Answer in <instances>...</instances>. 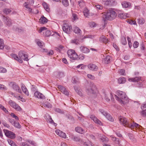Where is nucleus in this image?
<instances>
[{"instance_id":"1","label":"nucleus","mask_w":146,"mask_h":146,"mask_svg":"<svg viewBox=\"0 0 146 146\" xmlns=\"http://www.w3.org/2000/svg\"><path fill=\"white\" fill-rule=\"evenodd\" d=\"M102 16V20L104 23L105 24L108 20H112L115 19L117 16L116 12L113 10H108L106 14L105 13H104Z\"/></svg>"},{"instance_id":"2","label":"nucleus","mask_w":146,"mask_h":146,"mask_svg":"<svg viewBox=\"0 0 146 146\" xmlns=\"http://www.w3.org/2000/svg\"><path fill=\"white\" fill-rule=\"evenodd\" d=\"M119 120L121 123L124 126L128 127L132 129L134 127H137L139 126L138 124L133 122L132 123H130L129 121H127L126 119L120 116L119 117Z\"/></svg>"},{"instance_id":"3","label":"nucleus","mask_w":146,"mask_h":146,"mask_svg":"<svg viewBox=\"0 0 146 146\" xmlns=\"http://www.w3.org/2000/svg\"><path fill=\"white\" fill-rule=\"evenodd\" d=\"M18 56L19 59L18 62L20 63H22L23 62V60L26 61H28L29 60L28 58L27 55L24 53L23 51H21L19 52Z\"/></svg>"},{"instance_id":"4","label":"nucleus","mask_w":146,"mask_h":146,"mask_svg":"<svg viewBox=\"0 0 146 146\" xmlns=\"http://www.w3.org/2000/svg\"><path fill=\"white\" fill-rule=\"evenodd\" d=\"M68 56L72 60H76L78 58V56L73 50H69L67 52Z\"/></svg>"},{"instance_id":"5","label":"nucleus","mask_w":146,"mask_h":146,"mask_svg":"<svg viewBox=\"0 0 146 146\" xmlns=\"http://www.w3.org/2000/svg\"><path fill=\"white\" fill-rule=\"evenodd\" d=\"M2 20L4 24L8 27L11 26L13 24L12 20L9 17L4 16H2Z\"/></svg>"},{"instance_id":"6","label":"nucleus","mask_w":146,"mask_h":146,"mask_svg":"<svg viewBox=\"0 0 146 146\" xmlns=\"http://www.w3.org/2000/svg\"><path fill=\"white\" fill-rule=\"evenodd\" d=\"M62 28L63 31L67 34H70L72 31L71 26L67 24H64Z\"/></svg>"},{"instance_id":"7","label":"nucleus","mask_w":146,"mask_h":146,"mask_svg":"<svg viewBox=\"0 0 146 146\" xmlns=\"http://www.w3.org/2000/svg\"><path fill=\"white\" fill-rule=\"evenodd\" d=\"M93 84H89L86 87V92L88 95H91L94 93L92 87Z\"/></svg>"},{"instance_id":"8","label":"nucleus","mask_w":146,"mask_h":146,"mask_svg":"<svg viewBox=\"0 0 146 146\" xmlns=\"http://www.w3.org/2000/svg\"><path fill=\"white\" fill-rule=\"evenodd\" d=\"M103 3L106 6H111L114 5L115 1L113 0H102Z\"/></svg>"},{"instance_id":"9","label":"nucleus","mask_w":146,"mask_h":146,"mask_svg":"<svg viewBox=\"0 0 146 146\" xmlns=\"http://www.w3.org/2000/svg\"><path fill=\"white\" fill-rule=\"evenodd\" d=\"M11 84L12 85V88L14 90L20 93H21V90L17 85L14 82H11Z\"/></svg>"},{"instance_id":"10","label":"nucleus","mask_w":146,"mask_h":146,"mask_svg":"<svg viewBox=\"0 0 146 146\" xmlns=\"http://www.w3.org/2000/svg\"><path fill=\"white\" fill-rule=\"evenodd\" d=\"M90 118L95 123L100 125H102L101 122L94 115H91L90 116Z\"/></svg>"},{"instance_id":"11","label":"nucleus","mask_w":146,"mask_h":146,"mask_svg":"<svg viewBox=\"0 0 146 146\" xmlns=\"http://www.w3.org/2000/svg\"><path fill=\"white\" fill-rule=\"evenodd\" d=\"M58 88L60 90V91L66 95L68 96L69 94V93L68 91L64 87V86L61 85H58Z\"/></svg>"},{"instance_id":"12","label":"nucleus","mask_w":146,"mask_h":146,"mask_svg":"<svg viewBox=\"0 0 146 146\" xmlns=\"http://www.w3.org/2000/svg\"><path fill=\"white\" fill-rule=\"evenodd\" d=\"M34 95L35 97L41 99H44L45 98V97L43 94L38 91L34 93Z\"/></svg>"},{"instance_id":"13","label":"nucleus","mask_w":146,"mask_h":146,"mask_svg":"<svg viewBox=\"0 0 146 146\" xmlns=\"http://www.w3.org/2000/svg\"><path fill=\"white\" fill-rule=\"evenodd\" d=\"M115 97L116 98V99L121 104H124V102L121 99H126L127 98V97L126 96V94L125 93H124V95H122L120 97V98H119L118 96H117L116 95H115Z\"/></svg>"},{"instance_id":"14","label":"nucleus","mask_w":146,"mask_h":146,"mask_svg":"<svg viewBox=\"0 0 146 146\" xmlns=\"http://www.w3.org/2000/svg\"><path fill=\"white\" fill-rule=\"evenodd\" d=\"M88 67L90 70L94 71L97 70L98 69V67L95 64H88Z\"/></svg>"},{"instance_id":"15","label":"nucleus","mask_w":146,"mask_h":146,"mask_svg":"<svg viewBox=\"0 0 146 146\" xmlns=\"http://www.w3.org/2000/svg\"><path fill=\"white\" fill-rule=\"evenodd\" d=\"M81 51L84 53H87L90 52V49L85 46H81L80 47Z\"/></svg>"},{"instance_id":"16","label":"nucleus","mask_w":146,"mask_h":146,"mask_svg":"<svg viewBox=\"0 0 146 146\" xmlns=\"http://www.w3.org/2000/svg\"><path fill=\"white\" fill-rule=\"evenodd\" d=\"M118 17L121 19H126L129 17V15L127 13H121L119 14L118 15Z\"/></svg>"},{"instance_id":"17","label":"nucleus","mask_w":146,"mask_h":146,"mask_svg":"<svg viewBox=\"0 0 146 146\" xmlns=\"http://www.w3.org/2000/svg\"><path fill=\"white\" fill-rule=\"evenodd\" d=\"M75 130L76 132L81 134H84L85 133L84 130L80 127H76L75 128Z\"/></svg>"},{"instance_id":"18","label":"nucleus","mask_w":146,"mask_h":146,"mask_svg":"<svg viewBox=\"0 0 146 146\" xmlns=\"http://www.w3.org/2000/svg\"><path fill=\"white\" fill-rule=\"evenodd\" d=\"M99 41L100 42H103L106 44L108 42V39L103 35L101 36L99 38Z\"/></svg>"},{"instance_id":"19","label":"nucleus","mask_w":146,"mask_h":146,"mask_svg":"<svg viewBox=\"0 0 146 146\" xmlns=\"http://www.w3.org/2000/svg\"><path fill=\"white\" fill-rule=\"evenodd\" d=\"M21 88L23 92L27 95L28 96L29 92L25 85L23 84H21Z\"/></svg>"},{"instance_id":"20","label":"nucleus","mask_w":146,"mask_h":146,"mask_svg":"<svg viewBox=\"0 0 146 146\" xmlns=\"http://www.w3.org/2000/svg\"><path fill=\"white\" fill-rule=\"evenodd\" d=\"M141 78L136 77L134 78H129L128 79L129 81L134 82H138L141 80Z\"/></svg>"},{"instance_id":"21","label":"nucleus","mask_w":146,"mask_h":146,"mask_svg":"<svg viewBox=\"0 0 146 146\" xmlns=\"http://www.w3.org/2000/svg\"><path fill=\"white\" fill-rule=\"evenodd\" d=\"M47 19L43 16L40 18L39 21L41 24H45L47 22Z\"/></svg>"},{"instance_id":"22","label":"nucleus","mask_w":146,"mask_h":146,"mask_svg":"<svg viewBox=\"0 0 146 146\" xmlns=\"http://www.w3.org/2000/svg\"><path fill=\"white\" fill-rule=\"evenodd\" d=\"M122 5L124 8H129L131 6V3L127 2H123L122 3Z\"/></svg>"},{"instance_id":"23","label":"nucleus","mask_w":146,"mask_h":146,"mask_svg":"<svg viewBox=\"0 0 146 146\" xmlns=\"http://www.w3.org/2000/svg\"><path fill=\"white\" fill-rule=\"evenodd\" d=\"M36 43L38 46L41 48H43L44 46V43L42 41L37 40L36 41Z\"/></svg>"},{"instance_id":"24","label":"nucleus","mask_w":146,"mask_h":146,"mask_svg":"<svg viewBox=\"0 0 146 146\" xmlns=\"http://www.w3.org/2000/svg\"><path fill=\"white\" fill-rule=\"evenodd\" d=\"M42 107H46L48 108H52V105L49 103H43L42 104Z\"/></svg>"},{"instance_id":"25","label":"nucleus","mask_w":146,"mask_h":146,"mask_svg":"<svg viewBox=\"0 0 146 146\" xmlns=\"http://www.w3.org/2000/svg\"><path fill=\"white\" fill-rule=\"evenodd\" d=\"M111 58L110 56H107L104 58L105 63L106 64L109 63L110 62Z\"/></svg>"},{"instance_id":"26","label":"nucleus","mask_w":146,"mask_h":146,"mask_svg":"<svg viewBox=\"0 0 146 146\" xmlns=\"http://www.w3.org/2000/svg\"><path fill=\"white\" fill-rule=\"evenodd\" d=\"M74 32L76 34H80L81 30L78 27H76L74 28Z\"/></svg>"},{"instance_id":"27","label":"nucleus","mask_w":146,"mask_h":146,"mask_svg":"<svg viewBox=\"0 0 146 146\" xmlns=\"http://www.w3.org/2000/svg\"><path fill=\"white\" fill-rule=\"evenodd\" d=\"M74 89L76 92L80 96H82V92L81 90L80 89H78L76 87H74Z\"/></svg>"},{"instance_id":"28","label":"nucleus","mask_w":146,"mask_h":146,"mask_svg":"<svg viewBox=\"0 0 146 146\" xmlns=\"http://www.w3.org/2000/svg\"><path fill=\"white\" fill-rule=\"evenodd\" d=\"M125 82V79L124 78L121 77L118 80V82L119 84H123Z\"/></svg>"},{"instance_id":"29","label":"nucleus","mask_w":146,"mask_h":146,"mask_svg":"<svg viewBox=\"0 0 146 146\" xmlns=\"http://www.w3.org/2000/svg\"><path fill=\"white\" fill-rule=\"evenodd\" d=\"M3 132L5 133V134L6 136L9 137V136L10 134L11 133V132L10 131H9L8 130L6 129H4L3 130Z\"/></svg>"},{"instance_id":"30","label":"nucleus","mask_w":146,"mask_h":146,"mask_svg":"<svg viewBox=\"0 0 146 146\" xmlns=\"http://www.w3.org/2000/svg\"><path fill=\"white\" fill-rule=\"evenodd\" d=\"M106 117L109 120L111 121H113L114 120L113 119L112 117L109 113H108L106 115Z\"/></svg>"},{"instance_id":"31","label":"nucleus","mask_w":146,"mask_h":146,"mask_svg":"<svg viewBox=\"0 0 146 146\" xmlns=\"http://www.w3.org/2000/svg\"><path fill=\"white\" fill-rule=\"evenodd\" d=\"M116 94L119 96V97L120 98L121 96L122 95L124 96V92H123L122 91L118 90L117 91Z\"/></svg>"},{"instance_id":"32","label":"nucleus","mask_w":146,"mask_h":146,"mask_svg":"<svg viewBox=\"0 0 146 146\" xmlns=\"http://www.w3.org/2000/svg\"><path fill=\"white\" fill-rule=\"evenodd\" d=\"M13 125L15 127L18 128L19 129L21 127V126L19 122L16 121L15 122Z\"/></svg>"},{"instance_id":"33","label":"nucleus","mask_w":146,"mask_h":146,"mask_svg":"<svg viewBox=\"0 0 146 146\" xmlns=\"http://www.w3.org/2000/svg\"><path fill=\"white\" fill-rule=\"evenodd\" d=\"M78 3L80 7H82L85 5V3L82 0L78 1Z\"/></svg>"},{"instance_id":"34","label":"nucleus","mask_w":146,"mask_h":146,"mask_svg":"<svg viewBox=\"0 0 146 146\" xmlns=\"http://www.w3.org/2000/svg\"><path fill=\"white\" fill-rule=\"evenodd\" d=\"M28 12L31 13L37 14L38 13V10H28Z\"/></svg>"},{"instance_id":"35","label":"nucleus","mask_w":146,"mask_h":146,"mask_svg":"<svg viewBox=\"0 0 146 146\" xmlns=\"http://www.w3.org/2000/svg\"><path fill=\"white\" fill-rule=\"evenodd\" d=\"M4 47V44L2 39H0V49H3Z\"/></svg>"},{"instance_id":"36","label":"nucleus","mask_w":146,"mask_h":146,"mask_svg":"<svg viewBox=\"0 0 146 146\" xmlns=\"http://www.w3.org/2000/svg\"><path fill=\"white\" fill-rule=\"evenodd\" d=\"M9 143L11 146H17L15 143L11 139L8 140Z\"/></svg>"},{"instance_id":"37","label":"nucleus","mask_w":146,"mask_h":146,"mask_svg":"<svg viewBox=\"0 0 146 146\" xmlns=\"http://www.w3.org/2000/svg\"><path fill=\"white\" fill-rule=\"evenodd\" d=\"M71 42L76 45L80 44V42L79 40L76 38L72 40H71Z\"/></svg>"},{"instance_id":"38","label":"nucleus","mask_w":146,"mask_h":146,"mask_svg":"<svg viewBox=\"0 0 146 146\" xmlns=\"http://www.w3.org/2000/svg\"><path fill=\"white\" fill-rule=\"evenodd\" d=\"M9 103L10 105L13 108H15V106L16 104L14 102L11 100H10L9 101Z\"/></svg>"},{"instance_id":"39","label":"nucleus","mask_w":146,"mask_h":146,"mask_svg":"<svg viewBox=\"0 0 146 146\" xmlns=\"http://www.w3.org/2000/svg\"><path fill=\"white\" fill-rule=\"evenodd\" d=\"M62 3L65 7H67L69 5V3L68 0H62Z\"/></svg>"},{"instance_id":"40","label":"nucleus","mask_w":146,"mask_h":146,"mask_svg":"<svg viewBox=\"0 0 146 146\" xmlns=\"http://www.w3.org/2000/svg\"><path fill=\"white\" fill-rule=\"evenodd\" d=\"M10 56L15 59L18 61V60L19 59V56H18L17 54H11Z\"/></svg>"},{"instance_id":"41","label":"nucleus","mask_w":146,"mask_h":146,"mask_svg":"<svg viewBox=\"0 0 146 146\" xmlns=\"http://www.w3.org/2000/svg\"><path fill=\"white\" fill-rule=\"evenodd\" d=\"M89 10H84L83 12L85 16L87 17L89 15Z\"/></svg>"},{"instance_id":"42","label":"nucleus","mask_w":146,"mask_h":146,"mask_svg":"<svg viewBox=\"0 0 146 146\" xmlns=\"http://www.w3.org/2000/svg\"><path fill=\"white\" fill-rule=\"evenodd\" d=\"M138 21V23L139 24H142L145 23V21L143 18H139L137 19Z\"/></svg>"},{"instance_id":"43","label":"nucleus","mask_w":146,"mask_h":146,"mask_svg":"<svg viewBox=\"0 0 146 146\" xmlns=\"http://www.w3.org/2000/svg\"><path fill=\"white\" fill-rule=\"evenodd\" d=\"M121 42L123 45H125L126 44H127V41L126 38L124 37L122 38Z\"/></svg>"},{"instance_id":"44","label":"nucleus","mask_w":146,"mask_h":146,"mask_svg":"<svg viewBox=\"0 0 146 146\" xmlns=\"http://www.w3.org/2000/svg\"><path fill=\"white\" fill-rule=\"evenodd\" d=\"M72 139L74 141H80V139L78 137L73 136L72 138Z\"/></svg>"},{"instance_id":"45","label":"nucleus","mask_w":146,"mask_h":146,"mask_svg":"<svg viewBox=\"0 0 146 146\" xmlns=\"http://www.w3.org/2000/svg\"><path fill=\"white\" fill-rule=\"evenodd\" d=\"M8 137L12 139H14L15 137V135L13 132H11V133L10 134Z\"/></svg>"},{"instance_id":"46","label":"nucleus","mask_w":146,"mask_h":146,"mask_svg":"<svg viewBox=\"0 0 146 146\" xmlns=\"http://www.w3.org/2000/svg\"><path fill=\"white\" fill-rule=\"evenodd\" d=\"M10 115L11 117H12L13 118H15L16 120H19V117L17 116H16L14 113H12L10 114Z\"/></svg>"},{"instance_id":"47","label":"nucleus","mask_w":146,"mask_h":146,"mask_svg":"<svg viewBox=\"0 0 146 146\" xmlns=\"http://www.w3.org/2000/svg\"><path fill=\"white\" fill-rule=\"evenodd\" d=\"M42 5L44 9H48L49 8L48 5L45 2H43Z\"/></svg>"},{"instance_id":"48","label":"nucleus","mask_w":146,"mask_h":146,"mask_svg":"<svg viewBox=\"0 0 146 146\" xmlns=\"http://www.w3.org/2000/svg\"><path fill=\"white\" fill-rule=\"evenodd\" d=\"M59 131L60 133H61V134L60 136V137L64 138H65L66 137V134L64 133L62 131Z\"/></svg>"},{"instance_id":"49","label":"nucleus","mask_w":146,"mask_h":146,"mask_svg":"<svg viewBox=\"0 0 146 146\" xmlns=\"http://www.w3.org/2000/svg\"><path fill=\"white\" fill-rule=\"evenodd\" d=\"M23 6L26 8L30 9V5L29 4L28 2H25L23 4Z\"/></svg>"},{"instance_id":"50","label":"nucleus","mask_w":146,"mask_h":146,"mask_svg":"<svg viewBox=\"0 0 146 146\" xmlns=\"http://www.w3.org/2000/svg\"><path fill=\"white\" fill-rule=\"evenodd\" d=\"M15 108H13L17 110V111H20L21 110V108L20 106L17 104H16V105L15 106Z\"/></svg>"},{"instance_id":"51","label":"nucleus","mask_w":146,"mask_h":146,"mask_svg":"<svg viewBox=\"0 0 146 146\" xmlns=\"http://www.w3.org/2000/svg\"><path fill=\"white\" fill-rule=\"evenodd\" d=\"M46 36L48 37L50 36L51 34V32L49 30H47L45 32Z\"/></svg>"},{"instance_id":"52","label":"nucleus","mask_w":146,"mask_h":146,"mask_svg":"<svg viewBox=\"0 0 146 146\" xmlns=\"http://www.w3.org/2000/svg\"><path fill=\"white\" fill-rule=\"evenodd\" d=\"M7 72V70L5 68L0 66V72L5 73Z\"/></svg>"},{"instance_id":"53","label":"nucleus","mask_w":146,"mask_h":146,"mask_svg":"<svg viewBox=\"0 0 146 146\" xmlns=\"http://www.w3.org/2000/svg\"><path fill=\"white\" fill-rule=\"evenodd\" d=\"M101 112V113L103 114L104 116H106V115L108 113H107V112L105 111L103 109H100L99 110Z\"/></svg>"},{"instance_id":"54","label":"nucleus","mask_w":146,"mask_h":146,"mask_svg":"<svg viewBox=\"0 0 146 146\" xmlns=\"http://www.w3.org/2000/svg\"><path fill=\"white\" fill-rule=\"evenodd\" d=\"M127 39L128 42V44L129 47L131 48L132 46V43L131 41V39L128 36L127 37Z\"/></svg>"},{"instance_id":"55","label":"nucleus","mask_w":146,"mask_h":146,"mask_svg":"<svg viewBox=\"0 0 146 146\" xmlns=\"http://www.w3.org/2000/svg\"><path fill=\"white\" fill-rule=\"evenodd\" d=\"M141 108L142 110H146V103L144 102L141 106Z\"/></svg>"},{"instance_id":"56","label":"nucleus","mask_w":146,"mask_h":146,"mask_svg":"<svg viewBox=\"0 0 146 146\" xmlns=\"http://www.w3.org/2000/svg\"><path fill=\"white\" fill-rule=\"evenodd\" d=\"M12 29L13 30L15 31H17L18 32L21 31V29H19V28L16 27L15 26H13Z\"/></svg>"},{"instance_id":"57","label":"nucleus","mask_w":146,"mask_h":146,"mask_svg":"<svg viewBox=\"0 0 146 146\" xmlns=\"http://www.w3.org/2000/svg\"><path fill=\"white\" fill-rule=\"evenodd\" d=\"M20 145L21 146H31L25 142H21Z\"/></svg>"},{"instance_id":"58","label":"nucleus","mask_w":146,"mask_h":146,"mask_svg":"<svg viewBox=\"0 0 146 146\" xmlns=\"http://www.w3.org/2000/svg\"><path fill=\"white\" fill-rule=\"evenodd\" d=\"M64 46H62L60 45L59 46L58 48H56V50L58 52H60V49H62L64 48Z\"/></svg>"},{"instance_id":"59","label":"nucleus","mask_w":146,"mask_h":146,"mask_svg":"<svg viewBox=\"0 0 146 146\" xmlns=\"http://www.w3.org/2000/svg\"><path fill=\"white\" fill-rule=\"evenodd\" d=\"M119 73L121 75H125V70L123 69H121L119 71Z\"/></svg>"},{"instance_id":"60","label":"nucleus","mask_w":146,"mask_h":146,"mask_svg":"<svg viewBox=\"0 0 146 146\" xmlns=\"http://www.w3.org/2000/svg\"><path fill=\"white\" fill-rule=\"evenodd\" d=\"M0 89L1 90H7L6 88L4 85L2 84H0Z\"/></svg>"},{"instance_id":"61","label":"nucleus","mask_w":146,"mask_h":146,"mask_svg":"<svg viewBox=\"0 0 146 146\" xmlns=\"http://www.w3.org/2000/svg\"><path fill=\"white\" fill-rule=\"evenodd\" d=\"M87 76L88 78L92 80H94L95 78V77L93 75H92L90 74H88L87 75Z\"/></svg>"},{"instance_id":"62","label":"nucleus","mask_w":146,"mask_h":146,"mask_svg":"<svg viewBox=\"0 0 146 146\" xmlns=\"http://www.w3.org/2000/svg\"><path fill=\"white\" fill-rule=\"evenodd\" d=\"M47 28L45 27H41L40 29L39 30L38 32L39 33H41L42 31L45 30Z\"/></svg>"},{"instance_id":"63","label":"nucleus","mask_w":146,"mask_h":146,"mask_svg":"<svg viewBox=\"0 0 146 146\" xmlns=\"http://www.w3.org/2000/svg\"><path fill=\"white\" fill-rule=\"evenodd\" d=\"M138 45L139 43L137 41H135L133 44V46L134 48H136L138 46Z\"/></svg>"},{"instance_id":"64","label":"nucleus","mask_w":146,"mask_h":146,"mask_svg":"<svg viewBox=\"0 0 146 146\" xmlns=\"http://www.w3.org/2000/svg\"><path fill=\"white\" fill-rule=\"evenodd\" d=\"M141 115L144 116L145 117L146 116V110H142V111L141 112Z\"/></svg>"}]
</instances>
